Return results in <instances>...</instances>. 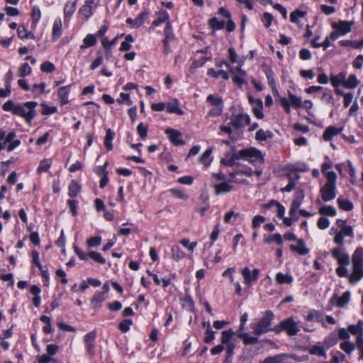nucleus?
<instances>
[{
    "label": "nucleus",
    "instance_id": "1",
    "mask_svg": "<svg viewBox=\"0 0 363 363\" xmlns=\"http://www.w3.org/2000/svg\"><path fill=\"white\" fill-rule=\"evenodd\" d=\"M250 123V117L247 113L233 115L227 125H220V131L227 133L232 140L240 138L242 130Z\"/></svg>",
    "mask_w": 363,
    "mask_h": 363
},
{
    "label": "nucleus",
    "instance_id": "2",
    "mask_svg": "<svg viewBox=\"0 0 363 363\" xmlns=\"http://www.w3.org/2000/svg\"><path fill=\"white\" fill-rule=\"evenodd\" d=\"M352 273L350 277V282L357 283L363 278V250L357 248L352 256Z\"/></svg>",
    "mask_w": 363,
    "mask_h": 363
},
{
    "label": "nucleus",
    "instance_id": "3",
    "mask_svg": "<svg viewBox=\"0 0 363 363\" xmlns=\"http://www.w3.org/2000/svg\"><path fill=\"white\" fill-rule=\"evenodd\" d=\"M327 182L320 189L322 199L324 201L333 200L336 196L337 175L334 172L326 174Z\"/></svg>",
    "mask_w": 363,
    "mask_h": 363
},
{
    "label": "nucleus",
    "instance_id": "4",
    "mask_svg": "<svg viewBox=\"0 0 363 363\" xmlns=\"http://www.w3.org/2000/svg\"><path fill=\"white\" fill-rule=\"evenodd\" d=\"M274 315L272 311H267L264 316L260 318L252 327L253 333L259 336L268 332H274V327H272V322Z\"/></svg>",
    "mask_w": 363,
    "mask_h": 363
},
{
    "label": "nucleus",
    "instance_id": "5",
    "mask_svg": "<svg viewBox=\"0 0 363 363\" xmlns=\"http://www.w3.org/2000/svg\"><path fill=\"white\" fill-rule=\"evenodd\" d=\"M37 105L38 103L35 101L26 102L22 105L18 104L16 115L23 118L28 124H30L35 116Z\"/></svg>",
    "mask_w": 363,
    "mask_h": 363
},
{
    "label": "nucleus",
    "instance_id": "6",
    "mask_svg": "<svg viewBox=\"0 0 363 363\" xmlns=\"http://www.w3.org/2000/svg\"><path fill=\"white\" fill-rule=\"evenodd\" d=\"M282 331H286L289 336H294L298 333L300 330L294 318L289 317L274 326V333L278 334Z\"/></svg>",
    "mask_w": 363,
    "mask_h": 363
},
{
    "label": "nucleus",
    "instance_id": "7",
    "mask_svg": "<svg viewBox=\"0 0 363 363\" xmlns=\"http://www.w3.org/2000/svg\"><path fill=\"white\" fill-rule=\"evenodd\" d=\"M240 159L247 161L250 163H262L264 157L262 152L253 147L243 149L238 152Z\"/></svg>",
    "mask_w": 363,
    "mask_h": 363
},
{
    "label": "nucleus",
    "instance_id": "8",
    "mask_svg": "<svg viewBox=\"0 0 363 363\" xmlns=\"http://www.w3.org/2000/svg\"><path fill=\"white\" fill-rule=\"evenodd\" d=\"M234 332L232 329L224 330L221 333V343L224 345V349L226 351V355L232 356L234 354V349L235 347V343L232 341V337Z\"/></svg>",
    "mask_w": 363,
    "mask_h": 363
},
{
    "label": "nucleus",
    "instance_id": "9",
    "mask_svg": "<svg viewBox=\"0 0 363 363\" xmlns=\"http://www.w3.org/2000/svg\"><path fill=\"white\" fill-rule=\"evenodd\" d=\"M74 250L75 254L79 257L81 260H86L88 257H90L95 262L99 264H105L106 259L102 257V255L95 251H91L88 254L82 252L77 246H74Z\"/></svg>",
    "mask_w": 363,
    "mask_h": 363
},
{
    "label": "nucleus",
    "instance_id": "10",
    "mask_svg": "<svg viewBox=\"0 0 363 363\" xmlns=\"http://www.w3.org/2000/svg\"><path fill=\"white\" fill-rule=\"evenodd\" d=\"M331 255L337 261L339 265H348L350 256L343 247H337L331 250Z\"/></svg>",
    "mask_w": 363,
    "mask_h": 363
},
{
    "label": "nucleus",
    "instance_id": "11",
    "mask_svg": "<svg viewBox=\"0 0 363 363\" xmlns=\"http://www.w3.org/2000/svg\"><path fill=\"white\" fill-rule=\"evenodd\" d=\"M241 274L244 279V284L250 286L252 283L258 279L260 270L259 269H254L252 272H251L248 267H244L241 270Z\"/></svg>",
    "mask_w": 363,
    "mask_h": 363
},
{
    "label": "nucleus",
    "instance_id": "12",
    "mask_svg": "<svg viewBox=\"0 0 363 363\" xmlns=\"http://www.w3.org/2000/svg\"><path fill=\"white\" fill-rule=\"evenodd\" d=\"M96 334V331L94 330L86 333L84 337L86 352L91 357H94L95 354L94 348Z\"/></svg>",
    "mask_w": 363,
    "mask_h": 363
},
{
    "label": "nucleus",
    "instance_id": "13",
    "mask_svg": "<svg viewBox=\"0 0 363 363\" xmlns=\"http://www.w3.org/2000/svg\"><path fill=\"white\" fill-rule=\"evenodd\" d=\"M351 298V294L350 291H345L340 297L337 294H333L330 300L332 304L335 303L339 308H344L350 302Z\"/></svg>",
    "mask_w": 363,
    "mask_h": 363
},
{
    "label": "nucleus",
    "instance_id": "14",
    "mask_svg": "<svg viewBox=\"0 0 363 363\" xmlns=\"http://www.w3.org/2000/svg\"><path fill=\"white\" fill-rule=\"evenodd\" d=\"M165 133L168 135L169 140L174 145H184V141L182 138V133L179 130L167 128L165 130Z\"/></svg>",
    "mask_w": 363,
    "mask_h": 363
},
{
    "label": "nucleus",
    "instance_id": "15",
    "mask_svg": "<svg viewBox=\"0 0 363 363\" xmlns=\"http://www.w3.org/2000/svg\"><path fill=\"white\" fill-rule=\"evenodd\" d=\"M243 174L247 177H251L253 174V172L250 167H242L237 171H234L230 173V182L235 183H244L245 180H237L236 175Z\"/></svg>",
    "mask_w": 363,
    "mask_h": 363
},
{
    "label": "nucleus",
    "instance_id": "16",
    "mask_svg": "<svg viewBox=\"0 0 363 363\" xmlns=\"http://www.w3.org/2000/svg\"><path fill=\"white\" fill-rule=\"evenodd\" d=\"M353 24L352 21H340L337 23H333V28L337 30L341 35H345L351 31Z\"/></svg>",
    "mask_w": 363,
    "mask_h": 363
},
{
    "label": "nucleus",
    "instance_id": "17",
    "mask_svg": "<svg viewBox=\"0 0 363 363\" xmlns=\"http://www.w3.org/2000/svg\"><path fill=\"white\" fill-rule=\"evenodd\" d=\"M305 318L309 322L316 321L320 323L323 327H326L323 315L320 311L311 310L308 312Z\"/></svg>",
    "mask_w": 363,
    "mask_h": 363
},
{
    "label": "nucleus",
    "instance_id": "18",
    "mask_svg": "<svg viewBox=\"0 0 363 363\" xmlns=\"http://www.w3.org/2000/svg\"><path fill=\"white\" fill-rule=\"evenodd\" d=\"M77 0L67 1L64 7L65 21L70 18L77 9Z\"/></svg>",
    "mask_w": 363,
    "mask_h": 363
},
{
    "label": "nucleus",
    "instance_id": "19",
    "mask_svg": "<svg viewBox=\"0 0 363 363\" xmlns=\"http://www.w3.org/2000/svg\"><path fill=\"white\" fill-rule=\"evenodd\" d=\"M238 155V152L235 153H227L225 157L221 159L220 162L225 166L232 167L235 164L236 160H240Z\"/></svg>",
    "mask_w": 363,
    "mask_h": 363
},
{
    "label": "nucleus",
    "instance_id": "20",
    "mask_svg": "<svg viewBox=\"0 0 363 363\" xmlns=\"http://www.w3.org/2000/svg\"><path fill=\"white\" fill-rule=\"evenodd\" d=\"M62 33V24L60 18H57L52 26V36L54 40L58 39Z\"/></svg>",
    "mask_w": 363,
    "mask_h": 363
},
{
    "label": "nucleus",
    "instance_id": "21",
    "mask_svg": "<svg viewBox=\"0 0 363 363\" xmlns=\"http://www.w3.org/2000/svg\"><path fill=\"white\" fill-rule=\"evenodd\" d=\"M290 250L294 252H297L301 255H307L310 251L302 239L298 240V245H290Z\"/></svg>",
    "mask_w": 363,
    "mask_h": 363
},
{
    "label": "nucleus",
    "instance_id": "22",
    "mask_svg": "<svg viewBox=\"0 0 363 363\" xmlns=\"http://www.w3.org/2000/svg\"><path fill=\"white\" fill-rule=\"evenodd\" d=\"M216 190V194L219 195L225 194L233 190V186L229 182H222L213 186Z\"/></svg>",
    "mask_w": 363,
    "mask_h": 363
},
{
    "label": "nucleus",
    "instance_id": "23",
    "mask_svg": "<svg viewBox=\"0 0 363 363\" xmlns=\"http://www.w3.org/2000/svg\"><path fill=\"white\" fill-rule=\"evenodd\" d=\"M342 131V128H337L335 126H329L326 128L325 130L323 138L325 140L329 141L334 136L340 134Z\"/></svg>",
    "mask_w": 363,
    "mask_h": 363
},
{
    "label": "nucleus",
    "instance_id": "24",
    "mask_svg": "<svg viewBox=\"0 0 363 363\" xmlns=\"http://www.w3.org/2000/svg\"><path fill=\"white\" fill-rule=\"evenodd\" d=\"M70 86H62L58 89L57 96L60 100L62 105L68 104V95L69 92Z\"/></svg>",
    "mask_w": 363,
    "mask_h": 363
},
{
    "label": "nucleus",
    "instance_id": "25",
    "mask_svg": "<svg viewBox=\"0 0 363 363\" xmlns=\"http://www.w3.org/2000/svg\"><path fill=\"white\" fill-rule=\"evenodd\" d=\"M275 281L279 284H289L294 281V278L289 274H284L281 272H278L276 274Z\"/></svg>",
    "mask_w": 363,
    "mask_h": 363
},
{
    "label": "nucleus",
    "instance_id": "26",
    "mask_svg": "<svg viewBox=\"0 0 363 363\" xmlns=\"http://www.w3.org/2000/svg\"><path fill=\"white\" fill-rule=\"evenodd\" d=\"M167 111L169 113H177V115H184V112L179 107V102L177 100H174L172 102L166 104Z\"/></svg>",
    "mask_w": 363,
    "mask_h": 363
},
{
    "label": "nucleus",
    "instance_id": "27",
    "mask_svg": "<svg viewBox=\"0 0 363 363\" xmlns=\"http://www.w3.org/2000/svg\"><path fill=\"white\" fill-rule=\"evenodd\" d=\"M212 152L213 149L211 147L206 150V151L199 157V162L203 164L206 167H208L213 161V157H211Z\"/></svg>",
    "mask_w": 363,
    "mask_h": 363
},
{
    "label": "nucleus",
    "instance_id": "28",
    "mask_svg": "<svg viewBox=\"0 0 363 363\" xmlns=\"http://www.w3.org/2000/svg\"><path fill=\"white\" fill-rule=\"evenodd\" d=\"M78 13L81 18L86 21L88 20L93 14L92 13V6H89L87 4H84L79 10Z\"/></svg>",
    "mask_w": 363,
    "mask_h": 363
},
{
    "label": "nucleus",
    "instance_id": "29",
    "mask_svg": "<svg viewBox=\"0 0 363 363\" xmlns=\"http://www.w3.org/2000/svg\"><path fill=\"white\" fill-rule=\"evenodd\" d=\"M106 296L104 293L98 292L92 297L91 303L95 309H99L101 307V303L105 301Z\"/></svg>",
    "mask_w": 363,
    "mask_h": 363
},
{
    "label": "nucleus",
    "instance_id": "30",
    "mask_svg": "<svg viewBox=\"0 0 363 363\" xmlns=\"http://www.w3.org/2000/svg\"><path fill=\"white\" fill-rule=\"evenodd\" d=\"M263 103L262 101L259 99H257L255 101V104L253 105L252 112L254 115L258 119H262L264 118V114L262 113Z\"/></svg>",
    "mask_w": 363,
    "mask_h": 363
},
{
    "label": "nucleus",
    "instance_id": "31",
    "mask_svg": "<svg viewBox=\"0 0 363 363\" xmlns=\"http://www.w3.org/2000/svg\"><path fill=\"white\" fill-rule=\"evenodd\" d=\"M286 354H280L273 357H267L260 363H286Z\"/></svg>",
    "mask_w": 363,
    "mask_h": 363
},
{
    "label": "nucleus",
    "instance_id": "32",
    "mask_svg": "<svg viewBox=\"0 0 363 363\" xmlns=\"http://www.w3.org/2000/svg\"><path fill=\"white\" fill-rule=\"evenodd\" d=\"M157 16V18L152 22L155 26H159L161 23L168 21L169 18L168 13L164 10L158 11Z\"/></svg>",
    "mask_w": 363,
    "mask_h": 363
},
{
    "label": "nucleus",
    "instance_id": "33",
    "mask_svg": "<svg viewBox=\"0 0 363 363\" xmlns=\"http://www.w3.org/2000/svg\"><path fill=\"white\" fill-rule=\"evenodd\" d=\"M97 42L96 37L92 34H88L83 40V44L80 46L82 50L87 48L92 47L96 45Z\"/></svg>",
    "mask_w": 363,
    "mask_h": 363
},
{
    "label": "nucleus",
    "instance_id": "34",
    "mask_svg": "<svg viewBox=\"0 0 363 363\" xmlns=\"http://www.w3.org/2000/svg\"><path fill=\"white\" fill-rule=\"evenodd\" d=\"M340 208L344 211H350L354 208V205L352 201L348 199L338 198L337 200Z\"/></svg>",
    "mask_w": 363,
    "mask_h": 363
},
{
    "label": "nucleus",
    "instance_id": "35",
    "mask_svg": "<svg viewBox=\"0 0 363 363\" xmlns=\"http://www.w3.org/2000/svg\"><path fill=\"white\" fill-rule=\"evenodd\" d=\"M346 74L345 73H340L337 75H333L330 78L331 84L333 86L337 87L340 84L345 86Z\"/></svg>",
    "mask_w": 363,
    "mask_h": 363
},
{
    "label": "nucleus",
    "instance_id": "36",
    "mask_svg": "<svg viewBox=\"0 0 363 363\" xmlns=\"http://www.w3.org/2000/svg\"><path fill=\"white\" fill-rule=\"evenodd\" d=\"M206 101L212 106H223L222 98L216 94L208 95Z\"/></svg>",
    "mask_w": 363,
    "mask_h": 363
},
{
    "label": "nucleus",
    "instance_id": "37",
    "mask_svg": "<svg viewBox=\"0 0 363 363\" xmlns=\"http://www.w3.org/2000/svg\"><path fill=\"white\" fill-rule=\"evenodd\" d=\"M203 327L206 328V331L205 337H204V342L206 343H210L215 338V337H214L215 332L212 330L211 325L208 322L203 323Z\"/></svg>",
    "mask_w": 363,
    "mask_h": 363
},
{
    "label": "nucleus",
    "instance_id": "38",
    "mask_svg": "<svg viewBox=\"0 0 363 363\" xmlns=\"http://www.w3.org/2000/svg\"><path fill=\"white\" fill-rule=\"evenodd\" d=\"M115 133L110 128L106 130L104 139V145L107 150L111 151L113 149L112 140L114 138Z\"/></svg>",
    "mask_w": 363,
    "mask_h": 363
},
{
    "label": "nucleus",
    "instance_id": "39",
    "mask_svg": "<svg viewBox=\"0 0 363 363\" xmlns=\"http://www.w3.org/2000/svg\"><path fill=\"white\" fill-rule=\"evenodd\" d=\"M240 338H241L243 341V343L246 345H253L258 341V337L251 336L248 333H240L238 335Z\"/></svg>",
    "mask_w": 363,
    "mask_h": 363
},
{
    "label": "nucleus",
    "instance_id": "40",
    "mask_svg": "<svg viewBox=\"0 0 363 363\" xmlns=\"http://www.w3.org/2000/svg\"><path fill=\"white\" fill-rule=\"evenodd\" d=\"M172 257L175 261H179L186 257V254L179 246H173L172 247Z\"/></svg>",
    "mask_w": 363,
    "mask_h": 363
},
{
    "label": "nucleus",
    "instance_id": "41",
    "mask_svg": "<svg viewBox=\"0 0 363 363\" xmlns=\"http://www.w3.org/2000/svg\"><path fill=\"white\" fill-rule=\"evenodd\" d=\"M304 196V193L302 190L296 191L292 201L291 206L298 209L302 203Z\"/></svg>",
    "mask_w": 363,
    "mask_h": 363
},
{
    "label": "nucleus",
    "instance_id": "42",
    "mask_svg": "<svg viewBox=\"0 0 363 363\" xmlns=\"http://www.w3.org/2000/svg\"><path fill=\"white\" fill-rule=\"evenodd\" d=\"M207 74L208 76L215 79H218L219 77H221L225 80H228L229 79L228 74L223 70L216 72L213 68H210L208 69Z\"/></svg>",
    "mask_w": 363,
    "mask_h": 363
},
{
    "label": "nucleus",
    "instance_id": "43",
    "mask_svg": "<svg viewBox=\"0 0 363 363\" xmlns=\"http://www.w3.org/2000/svg\"><path fill=\"white\" fill-rule=\"evenodd\" d=\"M81 187L79 184L75 181L72 180L69 185L68 194L70 197H76L80 191Z\"/></svg>",
    "mask_w": 363,
    "mask_h": 363
},
{
    "label": "nucleus",
    "instance_id": "44",
    "mask_svg": "<svg viewBox=\"0 0 363 363\" xmlns=\"http://www.w3.org/2000/svg\"><path fill=\"white\" fill-rule=\"evenodd\" d=\"M17 34L21 39L35 38L34 35L31 32L28 31L23 26H19L18 27Z\"/></svg>",
    "mask_w": 363,
    "mask_h": 363
},
{
    "label": "nucleus",
    "instance_id": "45",
    "mask_svg": "<svg viewBox=\"0 0 363 363\" xmlns=\"http://www.w3.org/2000/svg\"><path fill=\"white\" fill-rule=\"evenodd\" d=\"M52 165V160L51 159H44L40 161L39 166L37 169V172L38 174H41L43 172H46L50 168Z\"/></svg>",
    "mask_w": 363,
    "mask_h": 363
},
{
    "label": "nucleus",
    "instance_id": "46",
    "mask_svg": "<svg viewBox=\"0 0 363 363\" xmlns=\"http://www.w3.org/2000/svg\"><path fill=\"white\" fill-rule=\"evenodd\" d=\"M208 23L213 30H221L224 28L225 22L224 21H219L217 18L214 17L209 20Z\"/></svg>",
    "mask_w": 363,
    "mask_h": 363
},
{
    "label": "nucleus",
    "instance_id": "47",
    "mask_svg": "<svg viewBox=\"0 0 363 363\" xmlns=\"http://www.w3.org/2000/svg\"><path fill=\"white\" fill-rule=\"evenodd\" d=\"M309 352L311 354L317 355L319 357H325V350L320 345H315L311 347Z\"/></svg>",
    "mask_w": 363,
    "mask_h": 363
},
{
    "label": "nucleus",
    "instance_id": "48",
    "mask_svg": "<svg viewBox=\"0 0 363 363\" xmlns=\"http://www.w3.org/2000/svg\"><path fill=\"white\" fill-rule=\"evenodd\" d=\"M306 12L298 9L295 10L290 14V21L294 23H298L299 18L305 17Z\"/></svg>",
    "mask_w": 363,
    "mask_h": 363
},
{
    "label": "nucleus",
    "instance_id": "49",
    "mask_svg": "<svg viewBox=\"0 0 363 363\" xmlns=\"http://www.w3.org/2000/svg\"><path fill=\"white\" fill-rule=\"evenodd\" d=\"M359 84V81L354 74H351L347 79L345 78V87L348 89L355 88Z\"/></svg>",
    "mask_w": 363,
    "mask_h": 363
},
{
    "label": "nucleus",
    "instance_id": "50",
    "mask_svg": "<svg viewBox=\"0 0 363 363\" xmlns=\"http://www.w3.org/2000/svg\"><path fill=\"white\" fill-rule=\"evenodd\" d=\"M125 40L121 43L120 47V51H128L131 48V43L134 41V39L131 35L125 36Z\"/></svg>",
    "mask_w": 363,
    "mask_h": 363
},
{
    "label": "nucleus",
    "instance_id": "51",
    "mask_svg": "<svg viewBox=\"0 0 363 363\" xmlns=\"http://www.w3.org/2000/svg\"><path fill=\"white\" fill-rule=\"evenodd\" d=\"M316 40H320V36H316L314 40L312 41V45L314 47V48H320V47H323L324 48V50H326L328 48H329L330 46V40L329 39V38H328V36L325 38V39L324 40V41L322 43H316Z\"/></svg>",
    "mask_w": 363,
    "mask_h": 363
},
{
    "label": "nucleus",
    "instance_id": "52",
    "mask_svg": "<svg viewBox=\"0 0 363 363\" xmlns=\"http://www.w3.org/2000/svg\"><path fill=\"white\" fill-rule=\"evenodd\" d=\"M32 258L33 262L38 267V268L42 272L43 277H48L47 271H43V266L39 260V253L37 251H33L32 252Z\"/></svg>",
    "mask_w": 363,
    "mask_h": 363
},
{
    "label": "nucleus",
    "instance_id": "53",
    "mask_svg": "<svg viewBox=\"0 0 363 363\" xmlns=\"http://www.w3.org/2000/svg\"><path fill=\"white\" fill-rule=\"evenodd\" d=\"M169 191L172 196H174L179 199L186 200L189 198L188 195L186 194H185L184 192V191H182V189H176V188L170 189L169 190Z\"/></svg>",
    "mask_w": 363,
    "mask_h": 363
},
{
    "label": "nucleus",
    "instance_id": "54",
    "mask_svg": "<svg viewBox=\"0 0 363 363\" xmlns=\"http://www.w3.org/2000/svg\"><path fill=\"white\" fill-rule=\"evenodd\" d=\"M289 100L290 104L294 106L296 108H301L302 107V101L300 97H298L294 94H292L291 92H289L288 94Z\"/></svg>",
    "mask_w": 363,
    "mask_h": 363
},
{
    "label": "nucleus",
    "instance_id": "55",
    "mask_svg": "<svg viewBox=\"0 0 363 363\" xmlns=\"http://www.w3.org/2000/svg\"><path fill=\"white\" fill-rule=\"evenodd\" d=\"M340 347L347 354H350L355 349V345L349 341L342 342L340 343Z\"/></svg>",
    "mask_w": 363,
    "mask_h": 363
},
{
    "label": "nucleus",
    "instance_id": "56",
    "mask_svg": "<svg viewBox=\"0 0 363 363\" xmlns=\"http://www.w3.org/2000/svg\"><path fill=\"white\" fill-rule=\"evenodd\" d=\"M240 216L239 213L230 211L224 216V222L225 223H233L237 218Z\"/></svg>",
    "mask_w": 363,
    "mask_h": 363
},
{
    "label": "nucleus",
    "instance_id": "57",
    "mask_svg": "<svg viewBox=\"0 0 363 363\" xmlns=\"http://www.w3.org/2000/svg\"><path fill=\"white\" fill-rule=\"evenodd\" d=\"M272 242H275L277 245H281L282 243L281 235L279 233H276L264 238V242L267 244H270Z\"/></svg>",
    "mask_w": 363,
    "mask_h": 363
},
{
    "label": "nucleus",
    "instance_id": "58",
    "mask_svg": "<svg viewBox=\"0 0 363 363\" xmlns=\"http://www.w3.org/2000/svg\"><path fill=\"white\" fill-rule=\"evenodd\" d=\"M32 72V69L28 63H23L18 68V75L21 77L29 75Z\"/></svg>",
    "mask_w": 363,
    "mask_h": 363
},
{
    "label": "nucleus",
    "instance_id": "59",
    "mask_svg": "<svg viewBox=\"0 0 363 363\" xmlns=\"http://www.w3.org/2000/svg\"><path fill=\"white\" fill-rule=\"evenodd\" d=\"M319 212L321 214H325L330 216H335L337 215L335 208L331 206H322L321 208H320Z\"/></svg>",
    "mask_w": 363,
    "mask_h": 363
},
{
    "label": "nucleus",
    "instance_id": "60",
    "mask_svg": "<svg viewBox=\"0 0 363 363\" xmlns=\"http://www.w3.org/2000/svg\"><path fill=\"white\" fill-rule=\"evenodd\" d=\"M164 39L167 40H172L174 39V35L173 33V29L172 27V25L168 21L166 24V26L164 30Z\"/></svg>",
    "mask_w": 363,
    "mask_h": 363
},
{
    "label": "nucleus",
    "instance_id": "61",
    "mask_svg": "<svg viewBox=\"0 0 363 363\" xmlns=\"http://www.w3.org/2000/svg\"><path fill=\"white\" fill-rule=\"evenodd\" d=\"M149 12L147 11H143L141 13H140L138 16L135 19H134L135 28H138L141 26L144 23L146 18H147Z\"/></svg>",
    "mask_w": 363,
    "mask_h": 363
},
{
    "label": "nucleus",
    "instance_id": "62",
    "mask_svg": "<svg viewBox=\"0 0 363 363\" xmlns=\"http://www.w3.org/2000/svg\"><path fill=\"white\" fill-rule=\"evenodd\" d=\"M264 71L266 74L269 84L274 89L276 86V82L274 80L273 71L269 67H266L264 69Z\"/></svg>",
    "mask_w": 363,
    "mask_h": 363
},
{
    "label": "nucleus",
    "instance_id": "63",
    "mask_svg": "<svg viewBox=\"0 0 363 363\" xmlns=\"http://www.w3.org/2000/svg\"><path fill=\"white\" fill-rule=\"evenodd\" d=\"M18 104H15L12 101L5 102L2 108L5 111H11L13 114L16 115V110L17 109Z\"/></svg>",
    "mask_w": 363,
    "mask_h": 363
},
{
    "label": "nucleus",
    "instance_id": "64",
    "mask_svg": "<svg viewBox=\"0 0 363 363\" xmlns=\"http://www.w3.org/2000/svg\"><path fill=\"white\" fill-rule=\"evenodd\" d=\"M338 232L343 235L345 237H354L353 228L350 225H343L341 227L340 230H339Z\"/></svg>",
    "mask_w": 363,
    "mask_h": 363
}]
</instances>
